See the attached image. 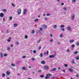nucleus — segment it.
<instances>
[{
	"label": "nucleus",
	"instance_id": "obj_25",
	"mask_svg": "<svg viewBox=\"0 0 79 79\" xmlns=\"http://www.w3.org/2000/svg\"><path fill=\"white\" fill-rule=\"evenodd\" d=\"M13 18V17H12V16H10L9 17V19L10 20H11Z\"/></svg>",
	"mask_w": 79,
	"mask_h": 79
},
{
	"label": "nucleus",
	"instance_id": "obj_6",
	"mask_svg": "<svg viewBox=\"0 0 79 79\" xmlns=\"http://www.w3.org/2000/svg\"><path fill=\"white\" fill-rule=\"evenodd\" d=\"M42 27H43V28H44V29H47V27L46 25H42Z\"/></svg>",
	"mask_w": 79,
	"mask_h": 79
},
{
	"label": "nucleus",
	"instance_id": "obj_36",
	"mask_svg": "<svg viewBox=\"0 0 79 79\" xmlns=\"http://www.w3.org/2000/svg\"><path fill=\"white\" fill-rule=\"evenodd\" d=\"M33 52L34 53H36V51L34 50L33 51Z\"/></svg>",
	"mask_w": 79,
	"mask_h": 79
},
{
	"label": "nucleus",
	"instance_id": "obj_52",
	"mask_svg": "<svg viewBox=\"0 0 79 79\" xmlns=\"http://www.w3.org/2000/svg\"><path fill=\"white\" fill-rule=\"evenodd\" d=\"M77 45H79V43L78 42L77 43Z\"/></svg>",
	"mask_w": 79,
	"mask_h": 79
},
{
	"label": "nucleus",
	"instance_id": "obj_1",
	"mask_svg": "<svg viewBox=\"0 0 79 79\" xmlns=\"http://www.w3.org/2000/svg\"><path fill=\"white\" fill-rule=\"evenodd\" d=\"M52 74L50 73L47 74L46 77H45V79H47V78H48L50 76H52Z\"/></svg>",
	"mask_w": 79,
	"mask_h": 79
},
{
	"label": "nucleus",
	"instance_id": "obj_38",
	"mask_svg": "<svg viewBox=\"0 0 79 79\" xmlns=\"http://www.w3.org/2000/svg\"><path fill=\"white\" fill-rule=\"evenodd\" d=\"M40 77H44V75H40Z\"/></svg>",
	"mask_w": 79,
	"mask_h": 79
},
{
	"label": "nucleus",
	"instance_id": "obj_10",
	"mask_svg": "<svg viewBox=\"0 0 79 79\" xmlns=\"http://www.w3.org/2000/svg\"><path fill=\"white\" fill-rule=\"evenodd\" d=\"M67 29L68 31H71V27H67Z\"/></svg>",
	"mask_w": 79,
	"mask_h": 79
},
{
	"label": "nucleus",
	"instance_id": "obj_57",
	"mask_svg": "<svg viewBox=\"0 0 79 79\" xmlns=\"http://www.w3.org/2000/svg\"><path fill=\"white\" fill-rule=\"evenodd\" d=\"M7 33H8V32H9V31H8V30H7Z\"/></svg>",
	"mask_w": 79,
	"mask_h": 79
},
{
	"label": "nucleus",
	"instance_id": "obj_2",
	"mask_svg": "<svg viewBox=\"0 0 79 79\" xmlns=\"http://www.w3.org/2000/svg\"><path fill=\"white\" fill-rule=\"evenodd\" d=\"M17 12L18 13V15H21V9H18L17 10Z\"/></svg>",
	"mask_w": 79,
	"mask_h": 79
},
{
	"label": "nucleus",
	"instance_id": "obj_33",
	"mask_svg": "<svg viewBox=\"0 0 79 79\" xmlns=\"http://www.w3.org/2000/svg\"><path fill=\"white\" fill-rule=\"evenodd\" d=\"M2 76V77H5V73H3Z\"/></svg>",
	"mask_w": 79,
	"mask_h": 79
},
{
	"label": "nucleus",
	"instance_id": "obj_24",
	"mask_svg": "<svg viewBox=\"0 0 79 79\" xmlns=\"http://www.w3.org/2000/svg\"><path fill=\"white\" fill-rule=\"evenodd\" d=\"M56 68H54L53 69L52 71H56Z\"/></svg>",
	"mask_w": 79,
	"mask_h": 79
},
{
	"label": "nucleus",
	"instance_id": "obj_59",
	"mask_svg": "<svg viewBox=\"0 0 79 79\" xmlns=\"http://www.w3.org/2000/svg\"><path fill=\"white\" fill-rule=\"evenodd\" d=\"M62 71L64 72V73H65V70H62Z\"/></svg>",
	"mask_w": 79,
	"mask_h": 79
},
{
	"label": "nucleus",
	"instance_id": "obj_18",
	"mask_svg": "<svg viewBox=\"0 0 79 79\" xmlns=\"http://www.w3.org/2000/svg\"><path fill=\"white\" fill-rule=\"evenodd\" d=\"M77 53H78V52L76 51H75L74 53H73V54L74 55H76V54H77Z\"/></svg>",
	"mask_w": 79,
	"mask_h": 79
},
{
	"label": "nucleus",
	"instance_id": "obj_47",
	"mask_svg": "<svg viewBox=\"0 0 79 79\" xmlns=\"http://www.w3.org/2000/svg\"><path fill=\"white\" fill-rule=\"evenodd\" d=\"M67 52H69V49H67Z\"/></svg>",
	"mask_w": 79,
	"mask_h": 79
},
{
	"label": "nucleus",
	"instance_id": "obj_37",
	"mask_svg": "<svg viewBox=\"0 0 79 79\" xmlns=\"http://www.w3.org/2000/svg\"><path fill=\"white\" fill-rule=\"evenodd\" d=\"M63 10H66V8L65 7H63Z\"/></svg>",
	"mask_w": 79,
	"mask_h": 79
},
{
	"label": "nucleus",
	"instance_id": "obj_42",
	"mask_svg": "<svg viewBox=\"0 0 79 79\" xmlns=\"http://www.w3.org/2000/svg\"><path fill=\"white\" fill-rule=\"evenodd\" d=\"M26 56H23V57H22V58H26Z\"/></svg>",
	"mask_w": 79,
	"mask_h": 79
},
{
	"label": "nucleus",
	"instance_id": "obj_26",
	"mask_svg": "<svg viewBox=\"0 0 79 79\" xmlns=\"http://www.w3.org/2000/svg\"><path fill=\"white\" fill-rule=\"evenodd\" d=\"M43 56V54H42V53H41L40 54V57H42Z\"/></svg>",
	"mask_w": 79,
	"mask_h": 79
},
{
	"label": "nucleus",
	"instance_id": "obj_5",
	"mask_svg": "<svg viewBox=\"0 0 79 79\" xmlns=\"http://www.w3.org/2000/svg\"><path fill=\"white\" fill-rule=\"evenodd\" d=\"M56 56V55L55 54L52 55H50L49 56V58H54L55 57V56Z\"/></svg>",
	"mask_w": 79,
	"mask_h": 79
},
{
	"label": "nucleus",
	"instance_id": "obj_54",
	"mask_svg": "<svg viewBox=\"0 0 79 79\" xmlns=\"http://www.w3.org/2000/svg\"><path fill=\"white\" fill-rule=\"evenodd\" d=\"M38 48L39 49H40L41 48V47L39 46V48Z\"/></svg>",
	"mask_w": 79,
	"mask_h": 79
},
{
	"label": "nucleus",
	"instance_id": "obj_51",
	"mask_svg": "<svg viewBox=\"0 0 79 79\" xmlns=\"http://www.w3.org/2000/svg\"><path fill=\"white\" fill-rule=\"evenodd\" d=\"M11 47H13V44H11Z\"/></svg>",
	"mask_w": 79,
	"mask_h": 79
},
{
	"label": "nucleus",
	"instance_id": "obj_19",
	"mask_svg": "<svg viewBox=\"0 0 79 79\" xmlns=\"http://www.w3.org/2000/svg\"><path fill=\"white\" fill-rule=\"evenodd\" d=\"M34 21H35V22H37L39 21V19H36L34 20Z\"/></svg>",
	"mask_w": 79,
	"mask_h": 79
},
{
	"label": "nucleus",
	"instance_id": "obj_29",
	"mask_svg": "<svg viewBox=\"0 0 79 79\" xmlns=\"http://www.w3.org/2000/svg\"><path fill=\"white\" fill-rule=\"evenodd\" d=\"M7 54L5 53L4 54V56H7Z\"/></svg>",
	"mask_w": 79,
	"mask_h": 79
},
{
	"label": "nucleus",
	"instance_id": "obj_60",
	"mask_svg": "<svg viewBox=\"0 0 79 79\" xmlns=\"http://www.w3.org/2000/svg\"><path fill=\"white\" fill-rule=\"evenodd\" d=\"M32 60H33V61H34L35 60V59L34 58H32Z\"/></svg>",
	"mask_w": 79,
	"mask_h": 79
},
{
	"label": "nucleus",
	"instance_id": "obj_28",
	"mask_svg": "<svg viewBox=\"0 0 79 79\" xmlns=\"http://www.w3.org/2000/svg\"><path fill=\"white\" fill-rule=\"evenodd\" d=\"M11 66H15V65L14 64H11Z\"/></svg>",
	"mask_w": 79,
	"mask_h": 79
},
{
	"label": "nucleus",
	"instance_id": "obj_35",
	"mask_svg": "<svg viewBox=\"0 0 79 79\" xmlns=\"http://www.w3.org/2000/svg\"><path fill=\"white\" fill-rule=\"evenodd\" d=\"M28 37V36H27V35H26L25 36V39H27Z\"/></svg>",
	"mask_w": 79,
	"mask_h": 79
},
{
	"label": "nucleus",
	"instance_id": "obj_20",
	"mask_svg": "<svg viewBox=\"0 0 79 79\" xmlns=\"http://www.w3.org/2000/svg\"><path fill=\"white\" fill-rule=\"evenodd\" d=\"M60 27H64V25H60Z\"/></svg>",
	"mask_w": 79,
	"mask_h": 79
},
{
	"label": "nucleus",
	"instance_id": "obj_41",
	"mask_svg": "<svg viewBox=\"0 0 79 79\" xmlns=\"http://www.w3.org/2000/svg\"><path fill=\"white\" fill-rule=\"evenodd\" d=\"M61 31H64V28H62L61 29Z\"/></svg>",
	"mask_w": 79,
	"mask_h": 79
},
{
	"label": "nucleus",
	"instance_id": "obj_48",
	"mask_svg": "<svg viewBox=\"0 0 79 79\" xmlns=\"http://www.w3.org/2000/svg\"><path fill=\"white\" fill-rule=\"evenodd\" d=\"M51 42H53V39H51L50 40Z\"/></svg>",
	"mask_w": 79,
	"mask_h": 79
},
{
	"label": "nucleus",
	"instance_id": "obj_62",
	"mask_svg": "<svg viewBox=\"0 0 79 79\" xmlns=\"http://www.w3.org/2000/svg\"><path fill=\"white\" fill-rule=\"evenodd\" d=\"M50 36H51V37H53V35H52V34H50Z\"/></svg>",
	"mask_w": 79,
	"mask_h": 79
},
{
	"label": "nucleus",
	"instance_id": "obj_53",
	"mask_svg": "<svg viewBox=\"0 0 79 79\" xmlns=\"http://www.w3.org/2000/svg\"><path fill=\"white\" fill-rule=\"evenodd\" d=\"M61 5L63 6V5H64V3H61Z\"/></svg>",
	"mask_w": 79,
	"mask_h": 79
},
{
	"label": "nucleus",
	"instance_id": "obj_22",
	"mask_svg": "<svg viewBox=\"0 0 79 79\" xmlns=\"http://www.w3.org/2000/svg\"><path fill=\"white\" fill-rule=\"evenodd\" d=\"M75 59H76V60H79V56H77V57L75 58Z\"/></svg>",
	"mask_w": 79,
	"mask_h": 79
},
{
	"label": "nucleus",
	"instance_id": "obj_3",
	"mask_svg": "<svg viewBox=\"0 0 79 79\" xmlns=\"http://www.w3.org/2000/svg\"><path fill=\"white\" fill-rule=\"evenodd\" d=\"M74 18H75V15H74V14H73L71 16V18L72 20H74Z\"/></svg>",
	"mask_w": 79,
	"mask_h": 79
},
{
	"label": "nucleus",
	"instance_id": "obj_12",
	"mask_svg": "<svg viewBox=\"0 0 79 79\" xmlns=\"http://www.w3.org/2000/svg\"><path fill=\"white\" fill-rule=\"evenodd\" d=\"M53 27L54 29H56L57 28V26L56 25H53Z\"/></svg>",
	"mask_w": 79,
	"mask_h": 79
},
{
	"label": "nucleus",
	"instance_id": "obj_13",
	"mask_svg": "<svg viewBox=\"0 0 79 79\" xmlns=\"http://www.w3.org/2000/svg\"><path fill=\"white\" fill-rule=\"evenodd\" d=\"M6 74L7 75H10V72L9 71H7L6 72Z\"/></svg>",
	"mask_w": 79,
	"mask_h": 79
},
{
	"label": "nucleus",
	"instance_id": "obj_16",
	"mask_svg": "<svg viewBox=\"0 0 79 79\" xmlns=\"http://www.w3.org/2000/svg\"><path fill=\"white\" fill-rule=\"evenodd\" d=\"M17 26H18V24H17V23H15L14 24V26L15 27H17Z\"/></svg>",
	"mask_w": 79,
	"mask_h": 79
},
{
	"label": "nucleus",
	"instance_id": "obj_45",
	"mask_svg": "<svg viewBox=\"0 0 79 79\" xmlns=\"http://www.w3.org/2000/svg\"><path fill=\"white\" fill-rule=\"evenodd\" d=\"M12 6H15V5L13 3L12 4Z\"/></svg>",
	"mask_w": 79,
	"mask_h": 79
},
{
	"label": "nucleus",
	"instance_id": "obj_49",
	"mask_svg": "<svg viewBox=\"0 0 79 79\" xmlns=\"http://www.w3.org/2000/svg\"><path fill=\"white\" fill-rule=\"evenodd\" d=\"M47 18L46 17L44 18V20H45L46 21H47Z\"/></svg>",
	"mask_w": 79,
	"mask_h": 79
},
{
	"label": "nucleus",
	"instance_id": "obj_63",
	"mask_svg": "<svg viewBox=\"0 0 79 79\" xmlns=\"http://www.w3.org/2000/svg\"><path fill=\"white\" fill-rule=\"evenodd\" d=\"M45 14H44L43 15V16H45Z\"/></svg>",
	"mask_w": 79,
	"mask_h": 79
},
{
	"label": "nucleus",
	"instance_id": "obj_27",
	"mask_svg": "<svg viewBox=\"0 0 79 79\" xmlns=\"http://www.w3.org/2000/svg\"><path fill=\"white\" fill-rule=\"evenodd\" d=\"M60 37H63V34H60Z\"/></svg>",
	"mask_w": 79,
	"mask_h": 79
},
{
	"label": "nucleus",
	"instance_id": "obj_8",
	"mask_svg": "<svg viewBox=\"0 0 79 79\" xmlns=\"http://www.w3.org/2000/svg\"><path fill=\"white\" fill-rule=\"evenodd\" d=\"M44 68L46 69V70H48V69H49V67H48V66L46 65L44 66Z\"/></svg>",
	"mask_w": 79,
	"mask_h": 79
},
{
	"label": "nucleus",
	"instance_id": "obj_46",
	"mask_svg": "<svg viewBox=\"0 0 79 79\" xmlns=\"http://www.w3.org/2000/svg\"><path fill=\"white\" fill-rule=\"evenodd\" d=\"M38 72H39L40 73V72H42V70H39L38 71Z\"/></svg>",
	"mask_w": 79,
	"mask_h": 79
},
{
	"label": "nucleus",
	"instance_id": "obj_43",
	"mask_svg": "<svg viewBox=\"0 0 79 79\" xmlns=\"http://www.w3.org/2000/svg\"><path fill=\"white\" fill-rule=\"evenodd\" d=\"M22 69H23V70L26 69V68H25V67H23V68Z\"/></svg>",
	"mask_w": 79,
	"mask_h": 79
},
{
	"label": "nucleus",
	"instance_id": "obj_44",
	"mask_svg": "<svg viewBox=\"0 0 79 79\" xmlns=\"http://www.w3.org/2000/svg\"><path fill=\"white\" fill-rule=\"evenodd\" d=\"M56 79V77H52V79Z\"/></svg>",
	"mask_w": 79,
	"mask_h": 79
},
{
	"label": "nucleus",
	"instance_id": "obj_15",
	"mask_svg": "<svg viewBox=\"0 0 79 79\" xmlns=\"http://www.w3.org/2000/svg\"><path fill=\"white\" fill-rule=\"evenodd\" d=\"M9 39H8L7 40V42H10V41H11L10 39H11V38L9 37Z\"/></svg>",
	"mask_w": 79,
	"mask_h": 79
},
{
	"label": "nucleus",
	"instance_id": "obj_58",
	"mask_svg": "<svg viewBox=\"0 0 79 79\" xmlns=\"http://www.w3.org/2000/svg\"><path fill=\"white\" fill-rule=\"evenodd\" d=\"M21 63V61H19L17 62V63Z\"/></svg>",
	"mask_w": 79,
	"mask_h": 79
},
{
	"label": "nucleus",
	"instance_id": "obj_30",
	"mask_svg": "<svg viewBox=\"0 0 79 79\" xmlns=\"http://www.w3.org/2000/svg\"><path fill=\"white\" fill-rule=\"evenodd\" d=\"M40 31H43V29L42 28H40Z\"/></svg>",
	"mask_w": 79,
	"mask_h": 79
},
{
	"label": "nucleus",
	"instance_id": "obj_23",
	"mask_svg": "<svg viewBox=\"0 0 79 79\" xmlns=\"http://www.w3.org/2000/svg\"><path fill=\"white\" fill-rule=\"evenodd\" d=\"M3 11H4V12H6V9H4L3 10Z\"/></svg>",
	"mask_w": 79,
	"mask_h": 79
},
{
	"label": "nucleus",
	"instance_id": "obj_61",
	"mask_svg": "<svg viewBox=\"0 0 79 79\" xmlns=\"http://www.w3.org/2000/svg\"><path fill=\"white\" fill-rule=\"evenodd\" d=\"M73 2H76V0H73Z\"/></svg>",
	"mask_w": 79,
	"mask_h": 79
},
{
	"label": "nucleus",
	"instance_id": "obj_56",
	"mask_svg": "<svg viewBox=\"0 0 79 79\" xmlns=\"http://www.w3.org/2000/svg\"><path fill=\"white\" fill-rule=\"evenodd\" d=\"M16 44H17V45H18V44H19V42H17L16 43Z\"/></svg>",
	"mask_w": 79,
	"mask_h": 79
},
{
	"label": "nucleus",
	"instance_id": "obj_39",
	"mask_svg": "<svg viewBox=\"0 0 79 79\" xmlns=\"http://www.w3.org/2000/svg\"><path fill=\"white\" fill-rule=\"evenodd\" d=\"M64 66H65V67H68V64H64Z\"/></svg>",
	"mask_w": 79,
	"mask_h": 79
},
{
	"label": "nucleus",
	"instance_id": "obj_40",
	"mask_svg": "<svg viewBox=\"0 0 79 79\" xmlns=\"http://www.w3.org/2000/svg\"><path fill=\"white\" fill-rule=\"evenodd\" d=\"M48 53H49V52H48V51H47L46 52L47 55H48Z\"/></svg>",
	"mask_w": 79,
	"mask_h": 79
},
{
	"label": "nucleus",
	"instance_id": "obj_7",
	"mask_svg": "<svg viewBox=\"0 0 79 79\" xmlns=\"http://www.w3.org/2000/svg\"><path fill=\"white\" fill-rule=\"evenodd\" d=\"M0 16L1 18H2L4 16V14L2 13L0 14Z\"/></svg>",
	"mask_w": 79,
	"mask_h": 79
},
{
	"label": "nucleus",
	"instance_id": "obj_11",
	"mask_svg": "<svg viewBox=\"0 0 79 79\" xmlns=\"http://www.w3.org/2000/svg\"><path fill=\"white\" fill-rule=\"evenodd\" d=\"M72 61L71 62L72 64H75L76 63H75V62H74V59H72Z\"/></svg>",
	"mask_w": 79,
	"mask_h": 79
},
{
	"label": "nucleus",
	"instance_id": "obj_34",
	"mask_svg": "<svg viewBox=\"0 0 79 79\" xmlns=\"http://www.w3.org/2000/svg\"><path fill=\"white\" fill-rule=\"evenodd\" d=\"M6 49L7 50H10V47H8L6 48Z\"/></svg>",
	"mask_w": 79,
	"mask_h": 79
},
{
	"label": "nucleus",
	"instance_id": "obj_21",
	"mask_svg": "<svg viewBox=\"0 0 79 79\" xmlns=\"http://www.w3.org/2000/svg\"><path fill=\"white\" fill-rule=\"evenodd\" d=\"M72 48H74L75 47V45L74 44H72Z\"/></svg>",
	"mask_w": 79,
	"mask_h": 79
},
{
	"label": "nucleus",
	"instance_id": "obj_32",
	"mask_svg": "<svg viewBox=\"0 0 79 79\" xmlns=\"http://www.w3.org/2000/svg\"><path fill=\"white\" fill-rule=\"evenodd\" d=\"M41 39H40L39 41L38 42V44H39L40 43V41H41Z\"/></svg>",
	"mask_w": 79,
	"mask_h": 79
},
{
	"label": "nucleus",
	"instance_id": "obj_50",
	"mask_svg": "<svg viewBox=\"0 0 79 79\" xmlns=\"http://www.w3.org/2000/svg\"><path fill=\"white\" fill-rule=\"evenodd\" d=\"M0 55H1V57H2V56H3L2 53H1Z\"/></svg>",
	"mask_w": 79,
	"mask_h": 79
},
{
	"label": "nucleus",
	"instance_id": "obj_31",
	"mask_svg": "<svg viewBox=\"0 0 79 79\" xmlns=\"http://www.w3.org/2000/svg\"><path fill=\"white\" fill-rule=\"evenodd\" d=\"M32 34H34L35 33V31L34 30H33L31 32Z\"/></svg>",
	"mask_w": 79,
	"mask_h": 79
},
{
	"label": "nucleus",
	"instance_id": "obj_14",
	"mask_svg": "<svg viewBox=\"0 0 79 79\" xmlns=\"http://www.w3.org/2000/svg\"><path fill=\"white\" fill-rule=\"evenodd\" d=\"M69 71L70 72H71L72 73H73V70L71 68L69 69Z\"/></svg>",
	"mask_w": 79,
	"mask_h": 79
},
{
	"label": "nucleus",
	"instance_id": "obj_9",
	"mask_svg": "<svg viewBox=\"0 0 79 79\" xmlns=\"http://www.w3.org/2000/svg\"><path fill=\"white\" fill-rule=\"evenodd\" d=\"M70 43H73L74 42V40H69Z\"/></svg>",
	"mask_w": 79,
	"mask_h": 79
},
{
	"label": "nucleus",
	"instance_id": "obj_64",
	"mask_svg": "<svg viewBox=\"0 0 79 79\" xmlns=\"http://www.w3.org/2000/svg\"><path fill=\"white\" fill-rule=\"evenodd\" d=\"M78 75H76V77H78Z\"/></svg>",
	"mask_w": 79,
	"mask_h": 79
},
{
	"label": "nucleus",
	"instance_id": "obj_55",
	"mask_svg": "<svg viewBox=\"0 0 79 79\" xmlns=\"http://www.w3.org/2000/svg\"><path fill=\"white\" fill-rule=\"evenodd\" d=\"M5 17H4V18H3V21H5Z\"/></svg>",
	"mask_w": 79,
	"mask_h": 79
},
{
	"label": "nucleus",
	"instance_id": "obj_17",
	"mask_svg": "<svg viewBox=\"0 0 79 79\" xmlns=\"http://www.w3.org/2000/svg\"><path fill=\"white\" fill-rule=\"evenodd\" d=\"M41 64H45V61H41Z\"/></svg>",
	"mask_w": 79,
	"mask_h": 79
},
{
	"label": "nucleus",
	"instance_id": "obj_4",
	"mask_svg": "<svg viewBox=\"0 0 79 79\" xmlns=\"http://www.w3.org/2000/svg\"><path fill=\"white\" fill-rule=\"evenodd\" d=\"M27 9H25L23 11V14L24 15H26V13H27Z\"/></svg>",
	"mask_w": 79,
	"mask_h": 79
}]
</instances>
